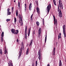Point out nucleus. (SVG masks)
Listing matches in <instances>:
<instances>
[{
    "mask_svg": "<svg viewBox=\"0 0 66 66\" xmlns=\"http://www.w3.org/2000/svg\"><path fill=\"white\" fill-rule=\"evenodd\" d=\"M20 19H21V20L22 22V19L21 18H20Z\"/></svg>",
    "mask_w": 66,
    "mask_h": 66,
    "instance_id": "nucleus-42",
    "label": "nucleus"
},
{
    "mask_svg": "<svg viewBox=\"0 0 66 66\" xmlns=\"http://www.w3.org/2000/svg\"><path fill=\"white\" fill-rule=\"evenodd\" d=\"M57 11H58V12H60V9H58V10Z\"/></svg>",
    "mask_w": 66,
    "mask_h": 66,
    "instance_id": "nucleus-49",
    "label": "nucleus"
},
{
    "mask_svg": "<svg viewBox=\"0 0 66 66\" xmlns=\"http://www.w3.org/2000/svg\"><path fill=\"white\" fill-rule=\"evenodd\" d=\"M43 25L44 24V21H43Z\"/></svg>",
    "mask_w": 66,
    "mask_h": 66,
    "instance_id": "nucleus-43",
    "label": "nucleus"
},
{
    "mask_svg": "<svg viewBox=\"0 0 66 66\" xmlns=\"http://www.w3.org/2000/svg\"><path fill=\"white\" fill-rule=\"evenodd\" d=\"M11 31L12 33H13V34H14V32L15 31V29H11Z\"/></svg>",
    "mask_w": 66,
    "mask_h": 66,
    "instance_id": "nucleus-10",
    "label": "nucleus"
},
{
    "mask_svg": "<svg viewBox=\"0 0 66 66\" xmlns=\"http://www.w3.org/2000/svg\"><path fill=\"white\" fill-rule=\"evenodd\" d=\"M19 31L18 30H15V31H14V34H17L18 33Z\"/></svg>",
    "mask_w": 66,
    "mask_h": 66,
    "instance_id": "nucleus-9",
    "label": "nucleus"
},
{
    "mask_svg": "<svg viewBox=\"0 0 66 66\" xmlns=\"http://www.w3.org/2000/svg\"><path fill=\"white\" fill-rule=\"evenodd\" d=\"M17 42H18V39H17V40H16Z\"/></svg>",
    "mask_w": 66,
    "mask_h": 66,
    "instance_id": "nucleus-48",
    "label": "nucleus"
},
{
    "mask_svg": "<svg viewBox=\"0 0 66 66\" xmlns=\"http://www.w3.org/2000/svg\"><path fill=\"white\" fill-rule=\"evenodd\" d=\"M61 4V6L62 7H63V5H62V3H61V4Z\"/></svg>",
    "mask_w": 66,
    "mask_h": 66,
    "instance_id": "nucleus-39",
    "label": "nucleus"
},
{
    "mask_svg": "<svg viewBox=\"0 0 66 66\" xmlns=\"http://www.w3.org/2000/svg\"><path fill=\"white\" fill-rule=\"evenodd\" d=\"M25 35V39H27V34H26V35Z\"/></svg>",
    "mask_w": 66,
    "mask_h": 66,
    "instance_id": "nucleus-36",
    "label": "nucleus"
},
{
    "mask_svg": "<svg viewBox=\"0 0 66 66\" xmlns=\"http://www.w3.org/2000/svg\"><path fill=\"white\" fill-rule=\"evenodd\" d=\"M36 3L37 4V3H38V2H36Z\"/></svg>",
    "mask_w": 66,
    "mask_h": 66,
    "instance_id": "nucleus-55",
    "label": "nucleus"
},
{
    "mask_svg": "<svg viewBox=\"0 0 66 66\" xmlns=\"http://www.w3.org/2000/svg\"><path fill=\"white\" fill-rule=\"evenodd\" d=\"M34 11H35V10H34Z\"/></svg>",
    "mask_w": 66,
    "mask_h": 66,
    "instance_id": "nucleus-64",
    "label": "nucleus"
},
{
    "mask_svg": "<svg viewBox=\"0 0 66 66\" xmlns=\"http://www.w3.org/2000/svg\"><path fill=\"white\" fill-rule=\"evenodd\" d=\"M41 28L40 27L39 28V29L38 30V34H40V33H41Z\"/></svg>",
    "mask_w": 66,
    "mask_h": 66,
    "instance_id": "nucleus-12",
    "label": "nucleus"
},
{
    "mask_svg": "<svg viewBox=\"0 0 66 66\" xmlns=\"http://www.w3.org/2000/svg\"><path fill=\"white\" fill-rule=\"evenodd\" d=\"M22 45H23V42H22Z\"/></svg>",
    "mask_w": 66,
    "mask_h": 66,
    "instance_id": "nucleus-53",
    "label": "nucleus"
},
{
    "mask_svg": "<svg viewBox=\"0 0 66 66\" xmlns=\"http://www.w3.org/2000/svg\"><path fill=\"white\" fill-rule=\"evenodd\" d=\"M61 9H62V10H63V7H62L61 8Z\"/></svg>",
    "mask_w": 66,
    "mask_h": 66,
    "instance_id": "nucleus-59",
    "label": "nucleus"
},
{
    "mask_svg": "<svg viewBox=\"0 0 66 66\" xmlns=\"http://www.w3.org/2000/svg\"><path fill=\"white\" fill-rule=\"evenodd\" d=\"M38 54L39 55V57L38 59H39V60H41V55H40V48L39 49V51L38 52Z\"/></svg>",
    "mask_w": 66,
    "mask_h": 66,
    "instance_id": "nucleus-2",
    "label": "nucleus"
},
{
    "mask_svg": "<svg viewBox=\"0 0 66 66\" xmlns=\"http://www.w3.org/2000/svg\"><path fill=\"white\" fill-rule=\"evenodd\" d=\"M55 47H54V50H53L54 52H55Z\"/></svg>",
    "mask_w": 66,
    "mask_h": 66,
    "instance_id": "nucleus-40",
    "label": "nucleus"
},
{
    "mask_svg": "<svg viewBox=\"0 0 66 66\" xmlns=\"http://www.w3.org/2000/svg\"><path fill=\"white\" fill-rule=\"evenodd\" d=\"M14 22L15 23V22H16V18L14 17Z\"/></svg>",
    "mask_w": 66,
    "mask_h": 66,
    "instance_id": "nucleus-27",
    "label": "nucleus"
},
{
    "mask_svg": "<svg viewBox=\"0 0 66 66\" xmlns=\"http://www.w3.org/2000/svg\"><path fill=\"white\" fill-rule=\"evenodd\" d=\"M14 2H16V1H15V0L14 1Z\"/></svg>",
    "mask_w": 66,
    "mask_h": 66,
    "instance_id": "nucleus-58",
    "label": "nucleus"
},
{
    "mask_svg": "<svg viewBox=\"0 0 66 66\" xmlns=\"http://www.w3.org/2000/svg\"><path fill=\"white\" fill-rule=\"evenodd\" d=\"M3 39H1V42H3Z\"/></svg>",
    "mask_w": 66,
    "mask_h": 66,
    "instance_id": "nucleus-47",
    "label": "nucleus"
},
{
    "mask_svg": "<svg viewBox=\"0 0 66 66\" xmlns=\"http://www.w3.org/2000/svg\"><path fill=\"white\" fill-rule=\"evenodd\" d=\"M51 4H49V5H48L47 7V14H49V11H50V10L51 9Z\"/></svg>",
    "mask_w": 66,
    "mask_h": 66,
    "instance_id": "nucleus-1",
    "label": "nucleus"
},
{
    "mask_svg": "<svg viewBox=\"0 0 66 66\" xmlns=\"http://www.w3.org/2000/svg\"><path fill=\"white\" fill-rule=\"evenodd\" d=\"M53 2L55 5V6H56V1H55V0H53Z\"/></svg>",
    "mask_w": 66,
    "mask_h": 66,
    "instance_id": "nucleus-18",
    "label": "nucleus"
},
{
    "mask_svg": "<svg viewBox=\"0 0 66 66\" xmlns=\"http://www.w3.org/2000/svg\"><path fill=\"white\" fill-rule=\"evenodd\" d=\"M0 51H1V50H0Z\"/></svg>",
    "mask_w": 66,
    "mask_h": 66,
    "instance_id": "nucleus-63",
    "label": "nucleus"
},
{
    "mask_svg": "<svg viewBox=\"0 0 66 66\" xmlns=\"http://www.w3.org/2000/svg\"><path fill=\"white\" fill-rule=\"evenodd\" d=\"M18 6L19 7H20V2H18Z\"/></svg>",
    "mask_w": 66,
    "mask_h": 66,
    "instance_id": "nucleus-29",
    "label": "nucleus"
},
{
    "mask_svg": "<svg viewBox=\"0 0 66 66\" xmlns=\"http://www.w3.org/2000/svg\"><path fill=\"white\" fill-rule=\"evenodd\" d=\"M63 32H65V25H64L63 26Z\"/></svg>",
    "mask_w": 66,
    "mask_h": 66,
    "instance_id": "nucleus-11",
    "label": "nucleus"
},
{
    "mask_svg": "<svg viewBox=\"0 0 66 66\" xmlns=\"http://www.w3.org/2000/svg\"><path fill=\"white\" fill-rule=\"evenodd\" d=\"M36 66H37V61H36Z\"/></svg>",
    "mask_w": 66,
    "mask_h": 66,
    "instance_id": "nucleus-34",
    "label": "nucleus"
},
{
    "mask_svg": "<svg viewBox=\"0 0 66 66\" xmlns=\"http://www.w3.org/2000/svg\"><path fill=\"white\" fill-rule=\"evenodd\" d=\"M59 66H62V62H61V60H60V61L59 62Z\"/></svg>",
    "mask_w": 66,
    "mask_h": 66,
    "instance_id": "nucleus-15",
    "label": "nucleus"
},
{
    "mask_svg": "<svg viewBox=\"0 0 66 66\" xmlns=\"http://www.w3.org/2000/svg\"><path fill=\"white\" fill-rule=\"evenodd\" d=\"M19 16V18L20 19L21 18V15H20V14H19L18 15Z\"/></svg>",
    "mask_w": 66,
    "mask_h": 66,
    "instance_id": "nucleus-25",
    "label": "nucleus"
},
{
    "mask_svg": "<svg viewBox=\"0 0 66 66\" xmlns=\"http://www.w3.org/2000/svg\"><path fill=\"white\" fill-rule=\"evenodd\" d=\"M3 36H4V32H2L1 34V39H3Z\"/></svg>",
    "mask_w": 66,
    "mask_h": 66,
    "instance_id": "nucleus-14",
    "label": "nucleus"
},
{
    "mask_svg": "<svg viewBox=\"0 0 66 66\" xmlns=\"http://www.w3.org/2000/svg\"><path fill=\"white\" fill-rule=\"evenodd\" d=\"M29 48H28L27 49V50L26 51V55H28V54L29 53Z\"/></svg>",
    "mask_w": 66,
    "mask_h": 66,
    "instance_id": "nucleus-17",
    "label": "nucleus"
},
{
    "mask_svg": "<svg viewBox=\"0 0 66 66\" xmlns=\"http://www.w3.org/2000/svg\"><path fill=\"white\" fill-rule=\"evenodd\" d=\"M1 51L0 52V54H1L2 55V49H1Z\"/></svg>",
    "mask_w": 66,
    "mask_h": 66,
    "instance_id": "nucleus-28",
    "label": "nucleus"
},
{
    "mask_svg": "<svg viewBox=\"0 0 66 66\" xmlns=\"http://www.w3.org/2000/svg\"><path fill=\"white\" fill-rule=\"evenodd\" d=\"M38 37H40V34H39L38 35Z\"/></svg>",
    "mask_w": 66,
    "mask_h": 66,
    "instance_id": "nucleus-46",
    "label": "nucleus"
},
{
    "mask_svg": "<svg viewBox=\"0 0 66 66\" xmlns=\"http://www.w3.org/2000/svg\"><path fill=\"white\" fill-rule=\"evenodd\" d=\"M36 23L37 24V26H38L39 25V23L38 22H36Z\"/></svg>",
    "mask_w": 66,
    "mask_h": 66,
    "instance_id": "nucleus-23",
    "label": "nucleus"
},
{
    "mask_svg": "<svg viewBox=\"0 0 66 66\" xmlns=\"http://www.w3.org/2000/svg\"><path fill=\"white\" fill-rule=\"evenodd\" d=\"M36 10L38 13V14H39V13H40V11H39V9L38 7H37Z\"/></svg>",
    "mask_w": 66,
    "mask_h": 66,
    "instance_id": "nucleus-8",
    "label": "nucleus"
},
{
    "mask_svg": "<svg viewBox=\"0 0 66 66\" xmlns=\"http://www.w3.org/2000/svg\"><path fill=\"white\" fill-rule=\"evenodd\" d=\"M33 34H35V31H33Z\"/></svg>",
    "mask_w": 66,
    "mask_h": 66,
    "instance_id": "nucleus-45",
    "label": "nucleus"
},
{
    "mask_svg": "<svg viewBox=\"0 0 66 66\" xmlns=\"http://www.w3.org/2000/svg\"><path fill=\"white\" fill-rule=\"evenodd\" d=\"M46 41H47V35H46L45 37V43H46Z\"/></svg>",
    "mask_w": 66,
    "mask_h": 66,
    "instance_id": "nucleus-22",
    "label": "nucleus"
},
{
    "mask_svg": "<svg viewBox=\"0 0 66 66\" xmlns=\"http://www.w3.org/2000/svg\"><path fill=\"white\" fill-rule=\"evenodd\" d=\"M59 15L60 17L61 18L62 17V12H61V10H60V12H59Z\"/></svg>",
    "mask_w": 66,
    "mask_h": 66,
    "instance_id": "nucleus-5",
    "label": "nucleus"
},
{
    "mask_svg": "<svg viewBox=\"0 0 66 66\" xmlns=\"http://www.w3.org/2000/svg\"><path fill=\"white\" fill-rule=\"evenodd\" d=\"M58 37H59L58 39H60V37L59 36H58Z\"/></svg>",
    "mask_w": 66,
    "mask_h": 66,
    "instance_id": "nucleus-50",
    "label": "nucleus"
},
{
    "mask_svg": "<svg viewBox=\"0 0 66 66\" xmlns=\"http://www.w3.org/2000/svg\"><path fill=\"white\" fill-rule=\"evenodd\" d=\"M27 30H25V35L26 34L27 35Z\"/></svg>",
    "mask_w": 66,
    "mask_h": 66,
    "instance_id": "nucleus-35",
    "label": "nucleus"
},
{
    "mask_svg": "<svg viewBox=\"0 0 66 66\" xmlns=\"http://www.w3.org/2000/svg\"><path fill=\"white\" fill-rule=\"evenodd\" d=\"M60 36H61V33H60Z\"/></svg>",
    "mask_w": 66,
    "mask_h": 66,
    "instance_id": "nucleus-54",
    "label": "nucleus"
},
{
    "mask_svg": "<svg viewBox=\"0 0 66 66\" xmlns=\"http://www.w3.org/2000/svg\"><path fill=\"white\" fill-rule=\"evenodd\" d=\"M60 38H61V37H60Z\"/></svg>",
    "mask_w": 66,
    "mask_h": 66,
    "instance_id": "nucleus-62",
    "label": "nucleus"
},
{
    "mask_svg": "<svg viewBox=\"0 0 66 66\" xmlns=\"http://www.w3.org/2000/svg\"><path fill=\"white\" fill-rule=\"evenodd\" d=\"M63 33L64 37H66V33H65V32H63Z\"/></svg>",
    "mask_w": 66,
    "mask_h": 66,
    "instance_id": "nucleus-21",
    "label": "nucleus"
},
{
    "mask_svg": "<svg viewBox=\"0 0 66 66\" xmlns=\"http://www.w3.org/2000/svg\"><path fill=\"white\" fill-rule=\"evenodd\" d=\"M53 17L54 18V25H55V24H56V23L57 24V20L56 19H55V16H54V15H53Z\"/></svg>",
    "mask_w": 66,
    "mask_h": 66,
    "instance_id": "nucleus-4",
    "label": "nucleus"
},
{
    "mask_svg": "<svg viewBox=\"0 0 66 66\" xmlns=\"http://www.w3.org/2000/svg\"><path fill=\"white\" fill-rule=\"evenodd\" d=\"M12 11H13V10H14V7H12Z\"/></svg>",
    "mask_w": 66,
    "mask_h": 66,
    "instance_id": "nucleus-44",
    "label": "nucleus"
},
{
    "mask_svg": "<svg viewBox=\"0 0 66 66\" xmlns=\"http://www.w3.org/2000/svg\"><path fill=\"white\" fill-rule=\"evenodd\" d=\"M32 42H33V39H32L31 40V42L29 45V47H31L32 46Z\"/></svg>",
    "mask_w": 66,
    "mask_h": 66,
    "instance_id": "nucleus-16",
    "label": "nucleus"
},
{
    "mask_svg": "<svg viewBox=\"0 0 66 66\" xmlns=\"http://www.w3.org/2000/svg\"><path fill=\"white\" fill-rule=\"evenodd\" d=\"M24 5L25 6V8H27V4H25Z\"/></svg>",
    "mask_w": 66,
    "mask_h": 66,
    "instance_id": "nucleus-37",
    "label": "nucleus"
},
{
    "mask_svg": "<svg viewBox=\"0 0 66 66\" xmlns=\"http://www.w3.org/2000/svg\"><path fill=\"white\" fill-rule=\"evenodd\" d=\"M31 27H30L29 28V30L28 32V36H30V31H31Z\"/></svg>",
    "mask_w": 66,
    "mask_h": 66,
    "instance_id": "nucleus-6",
    "label": "nucleus"
},
{
    "mask_svg": "<svg viewBox=\"0 0 66 66\" xmlns=\"http://www.w3.org/2000/svg\"><path fill=\"white\" fill-rule=\"evenodd\" d=\"M32 3H30V4L29 6V9L30 11L31 10H32Z\"/></svg>",
    "mask_w": 66,
    "mask_h": 66,
    "instance_id": "nucleus-7",
    "label": "nucleus"
},
{
    "mask_svg": "<svg viewBox=\"0 0 66 66\" xmlns=\"http://www.w3.org/2000/svg\"><path fill=\"white\" fill-rule=\"evenodd\" d=\"M61 0H60L59 1V5H60V7H61Z\"/></svg>",
    "mask_w": 66,
    "mask_h": 66,
    "instance_id": "nucleus-13",
    "label": "nucleus"
},
{
    "mask_svg": "<svg viewBox=\"0 0 66 66\" xmlns=\"http://www.w3.org/2000/svg\"><path fill=\"white\" fill-rule=\"evenodd\" d=\"M6 21H7V22H8V21H10V19H6Z\"/></svg>",
    "mask_w": 66,
    "mask_h": 66,
    "instance_id": "nucleus-31",
    "label": "nucleus"
},
{
    "mask_svg": "<svg viewBox=\"0 0 66 66\" xmlns=\"http://www.w3.org/2000/svg\"><path fill=\"white\" fill-rule=\"evenodd\" d=\"M22 24H23V23H22V22H21V25L22 26Z\"/></svg>",
    "mask_w": 66,
    "mask_h": 66,
    "instance_id": "nucleus-38",
    "label": "nucleus"
},
{
    "mask_svg": "<svg viewBox=\"0 0 66 66\" xmlns=\"http://www.w3.org/2000/svg\"><path fill=\"white\" fill-rule=\"evenodd\" d=\"M32 66H34V64H32Z\"/></svg>",
    "mask_w": 66,
    "mask_h": 66,
    "instance_id": "nucleus-56",
    "label": "nucleus"
},
{
    "mask_svg": "<svg viewBox=\"0 0 66 66\" xmlns=\"http://www.w3.org/2000/svg\"><path fill=\"white\" fill-rule=\"evenodd\" d=\"M53 55H55V52H53Z\"/></svg>",
    "mask_w": 66,
    "mask_h": 66,
    "instance_id": "nucleus-41",
    "label": "nucleus"
},
{
    "mask_svg": "<svg viewBox=\"0 0 66 66\" xmlns=\"http://www.w3.org/2000/svg\"><path fill=\"white\" fill-rule=\"evenodd\" d=\"M7 53V52L6 50H5L4 51V54H6Z\"/></svg>",
    "mask_w": 66,
    "mask_h": 66,
    "instance_id": "nucleus-24",
    "label": "nucleus"
},
{
    "mask_svg": "<svg viewBox=\"0 0 66 66\" xmlns=\"http://www.w3.org/2000/svg\"><path fill=\"white\" fill-rule=\"evenodd\" d=\"M16 15L17 17H18V10L16 11Z\"/></svg>",
    "mask_w": 66,
    "mask_h": 66,
    "instance_id": "nucleus-20",
    "label": "nucleus"
},
{
    "mask_svg": "<svg viewBox=\"0 0 66 66\" xmlns=\"http://www.w3.org/2000/svg\"><path fill=\"white\" fill-rule=\"evenodd\" d=\"M19 22L20 23V21H19Z\"/></svg>",
    "mask_w": 66,
    "mask_h": 66,
    "instance_id": "nucleus-61",
    "label": "nucleus"
},
{
    "mask_svg": "<svg viewBox=\"0 0 66 66\" xmlns=\"http://www.w3.org/2000/svg\"><path fill=\"white\" fill-rule=\"evenodd\" d=\"M10 63H8V64L9 65V66H13V64H12V63L10 62Z\"/></svg>",
    "mask_w": 66,
    "mask_h": 66,
    "instance_id": "nucleus-19",
    "label": "nucleus"
},
{
    "mask_svg": "<svg viewBox=\"0 0 66 66\" xmlns=\"http://www.w3.org/2000/svg\"><path fill=\"white\" fill-rule=\"evenodd\" d=\"M7 15H10L11 14V12H8L7 13Z\"/></svg>",
    "mask_w": 66,
    "mask_h": 66,
    "instance_id": "nucleus-26",
    "label": "nucleus"
},
{
    "mask_svg": "<svg viewBox=\"0 0 66 66\" xmlns=\"http://www.w3.org/2000/svg\"><path fill=\"white\" fill-rule=\"evenodd\" d=\"M47 66H50V64H48L47 65Z\"/></svg>",
    "mask_w": 66,
    "mask_h": 66,
    "instance_id": "nucleus-51",
    "label": "nucleus"
},
{
    "mask_svg": "<svg viewBox=\"0 0 66 66\" xmlns=\"http://www.w3.org/2000/svg\"><path fill=\"white\" fill-rule=\"evenodd\" d=\"M33 14H32L31 15V19H33V18H32V17H33Z\"/></svg>",
    "mask_w": 66,
    "mask_h": 66,
    "instance_id": "nucleus-30",
    "label": "nucleus"
},
{
    "mask_svg": "<svg viewBox=\"0 0 66 66\" xmlns=\"http://www.w3.org/2000/svg\"><path fill=\"white\" fill-rule=\"evenodd\" d=\"M7 12H10V9L8 8L7 10Z\"/></svg>",
    "mask_w": 66,
    "mask_h": 66,
    "instance_id": "nucleus-32",
    "label": "nucleus"
},
{
    "mask_svg": "<svg viewBox=\"0 0 66 66\" xmlns=\"http://www.w3.org/2000/svg\"><path fill=\"white\" fill-rule=\"evenodd\" d=\"M25 30V31H27V26H26V27Z\"/></svg>",
    "mask_w": 66,
    "mask_h": 66,
    "instance_id": "nucleus-33",
    "label": "nucleus"
},
{
    "mask_svg": "<svg viewBox=\"0 0 66 66\" xmlns=\"http://www.w3.org/2000/svg\"><path fill=\"white\" fill-rule=\"evenodd\" d=\"M43 21H44V19H43Z\"/></svg>",
    "mask_w": 66,
    "mask_h": 66,
    "instance_id": "nucleus-60",
    "label": "nucleus"
},
{
    "mask_svg": "<svg viewBox=\"0 0 66 66\" xmlns=\"http://www.w3.org/2000/svg\"><path fill=\"white\" fill-rule=\"evenodd\" d=\"M22 47H21L20 49V51L19 53V56L18 57H20L21 56V54H22Z\"/></svg>",
    "mask_w": 66,
    "mask_h": 66,
    "instance_id": "nucleus-3",
    "label": "nucleus"
},
{
    "mask_svg": "<svg viewBox=\"0 0 66 66\" xmlns=\"http://www.w3.org/2000/svg\"><path fill=\"white\" fill-rule=\"evenodd\" d=\"M58 9H59V5L58 6Z\"/></svg>",
    "mask_w": 66,
    "mask_h": 66,
    "instance_id": "nucleus-52",
    "label": "nucleus"
},
{
    "mask_svg": "<svg viewBox=\"0 0 66 66\" xmlns=\"http://www.w3.org/2000/svg\"><path fill=\"white\" fill-rule=\"evenodd\" d=\"M26 8H25V11H26V10H27Z\"/></svg>",
    "mask_w": 66,
    "mask_h": 66,
    "instance_id": "nucleus-57",
    "label": "nucleus"
}]
</instances>
